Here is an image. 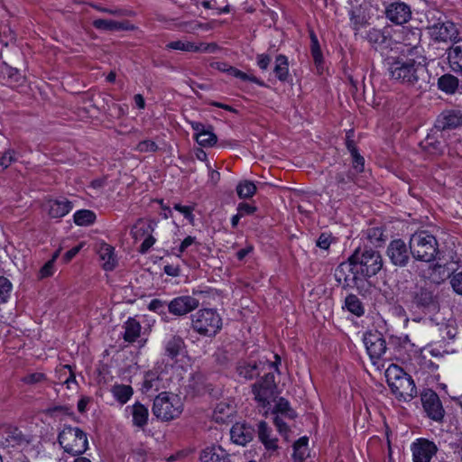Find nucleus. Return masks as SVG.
I'll use <instances>...</instances> for the list:
<instances>
[{"mask_svg":"<svg viewBox=\"0 0 462 462\" xmlns=\"http://www.w3.org/2000/svg\"><path fill=\"white\" fill-rule=\"evenodd\" d=\"M387 70L391 79L417 89L426 88L430 75L424 59L410 57H391L387 60Z\"/></svg>","mask_w":462,"mask_h":462,"instance_id":"obj_1","label":"nucleus"},{"mask_svg":"<svg viewBox=\"0 0 462 462\" xmlns=\"http://www.w3.org/2000/svg\"><path fill=\"white\" fill-rule=\"evenodd\" d=\"M339 268L341 271L355 269L364 277H372L383 268V259L380 253L375 250L358 248L348 258V262L341 263Z\"/></svg>","mask_w":462,"mask_h":462,"instance_id":"obj_2","label":"nucleus"},{"mask_svg":"<svg viewBox=\"0 0 462 462\" xmlns=\"http://www.w3.org/2000/svg\"><path fill=\"white\" fill-rule=\"evenodd\" d=\"M392 393L399 400L409 402L417 394L412 378L396 365L388 367L385 373Z\"/></svg>","mask_w":462,"mask_h":462,"instance_id":"obj_3","label":"nucleus"},{"mask_svg":"<svg viewBox=\"0 0 462 462\" xmlns=\"http://www.w3.org/2000/svg\"><path fill=\"white\" fill-rule=\"evenodd\" d=\"M410 253L417 261L430 263L439 254V244L436 237L426 230L415 232L409 241Z\"/></svg>","mask_w":462,"mask_h":462,"instance_id":"obj_4","label":"nucleus"},{"mask_svg":"<svg viewBox=\"0 0 462 462\" xmlns=\"http://www.w3.org/2000/svg\"><path fill=\"white\" fill-rule=\"evenodd\" d=\"M183 411L181 398L173 393H161L153 400L152 413L163 421H169L178 418Z\"/></svg>","mask_w":462,"mask_h":462,"instance_id":"obj_5","label":"nucleus"},{"mask_svg":"<svg viewBox=\"0 0 462 462\" xmlns=\"http://www.w3.org/2000/svg\"><path fill=\"white\" fill-rule=\"evenodd\" d=\"M58 441L63 450L72 456H79L88 449L87 434L78 427L64 426L58 436Z\"/></svg>","mask_w":462,"mask_h":462,"instance_id":"obj_6","label":"nucleus"},{"mask_svg":"<svg viewBox=\"0 0 462 462\" xmlns=\"http://www.w3.org/2000/svg\"><path fill=\"white\" fill-rule=\"evenodd\" d=\"M191 328L204 337H214L222 328V319L213 309H202L191 315Z\"/></svg>","mask_w":462,"mask_h":462,"instance_id":"obj_7","label":"nucleus"},{"mask_svg":"<svg viewBox=\"0 0 462 462\" xmlns=\"http://www.w3.org/2000/svg\"><path fill=\"white\" fill-rule=\"evenodd\" d=\"M420 400L427 416L438 423L443 422L446 411L439 395L428 389L421 393Z\"/></svg>","mask_w":462,"mask_h":462,"instance_id":"obj_8","label":"nucleus"},{"mask_svg":"<svg viewBox=\"0 0 462 462\" xmlns=\"http://www.w3.org/2000/svg\"><path fill=\"white\" fill-rule=\"evenodd\" d=\"M428 33L430 39L436 42H448L458 39V31L454 23L443 21L428 26Z\"/></svg>","mask_w":462,"mask_h":462,"instance_id":"obj_9","label":"nucleus"},{"mask_svg":"<svg viewBox=\"0 0 462 462\" xmlns=\"http://www.w3.org/2000/svg\"><path fill=\"white\" fill-rule=\"evenodd\" d=\"M274 375L267 373L258 382L252 385L254 399L263 407L269 404V401L275 389Z\"/></svg>","mask_w":462,"mask_h":462,"instance_id":"obj_10","label":"nucleus"},{"mask_svg":"<svg viewBox=\"0 0 462 462\" xmlns=\"http://www.w3.org/2000/svg\"><path fill=\"white\" fill-rule=\"evenodd\" d=\"M411 9L409 5L400 0L385 5V17L396 25H402L411 18Z\"/></svg>","mask_w":462,"mask_h":462,"instance_id":"obj_11","label":"nucleus"},{"mask_svg":"<svg viewBox=\"0 0 462 462\" xmlns=\"http://www.w3.org/2000/svg\"><path fill=\"white\" fill-rule=\"evenodd\" d=\"M166 49L186 52L214 53L218 50V46L214 42L206 43L189 42L186 40H177L167 43Z\"/></svg>","mask_w":462,"mask_h":462,"instance_id":"obj_12","label":"nucleus"},{"mask_svg":"<svg viewBox=\"0 0 462 462\" xmlns=\"http://www.w3.org/2000/svg\"><path fill=\"white\" fill-rule=\"evenodd\" d=\"M363 340L372 362L375 364L386 351L384 338L380 333L375 331L365 333Z\"/></svg>","mask_w":462,"mask_h":462,"instance_id":"obj_13","label":"nucleus"},{"mask_svg":"<svg viewBox=\"0 0 462 462\" xmlns=\"http://www.w3.org/2000/svg\"><path fill=\"white\" fill-rule=\"evenodd\" d=\"M413 462H430L436 455L438 448L436 444L426 439H418L411 447Z\"/></svg>","mask_w":462,"mask_h":462,"instance_id":"obj_14","label":"nucleus"},{"mask_svg":"<svg viewBox=\"0 0 462 462\" xmlns=\"http://www.w3.org/2000/svg\"><path fill=\"white\" fill-rule=\"evenodd\" d=\"M199 305L198 299L183 295L172 299L168 303V310L171 314L175 316H184L192 310H196Z\"/></svg>","mask_w":462,"mask_h":462,"instance_id":"obj_15","label":"nucleus"},{"mask_svg":"<svg viewBox=\"0 0 462 462\" xmlns=\"http://www.w3.org/2000/svg\"><path fill=\"white\" fill-rule=\"evenodd\" d=\"M387 256L392 263L396 266H405L410 260V253L405 242L402 239H394L387 247Z\"/></svg>","mask_w":462,"mask_h":462,"instance_id":"obj_16","label":"nucleus"},{"mask_svg":"<svg viewBox=\"0 0 462 462\" xmlns=\"http://www.w3.org/2000/svg\"><path fill=\"white\" fill-rule=\"evenodd\" d=\"M258 439L264 446L269 456L273 455L279 448L278 439L273 434V430L265 421H260L257 426Z\"/></svg>","mask_w":462,"mask_h":462,"instance_id":"obj_17","label":"nucleus"},{"mask_svg":"<svg viewBox=\"0 0 462 462\" xmlns=\"http://www.w3.org/2000/svg\"><path fill=\"white\" fill-rule=\"evenodd\" d=\"M459 126H462V111L456 109L442 112L435 123V127L440 131Z\"/></svg>","mask_w":462,"mask_h":462,"instance_id":"obj_18","label":"nucleus"},{"mask_svg":"<svg viewBox=\"0 0 462 462\" xmlns=\"http://www.w3.org/2000/svg\"><path fill=\"white\" fill-rule=\"evenodd\" d=\"M44 208L51 217L60 218L63 217L72 210L73 204L65 198L59 199H50L45 203Z\"/></svg>","mask_w":462,"mask_h":462,"instance_id":"obj_19","label":"nucleus"},{"mask_svg":"<svg viewBox=\"0 0 462 462\" xmlns=\"http://www.w3.org/2000/svg\"><path fill=\"white\" fill-rule=\"evenodd\" d=\"M165 356L175 360L179 356L186 353V344L182 337L171 335L163 343Z\"/></svg>","mask_w":462,"mask_h":462,"instance_id":"obj_20","label":"nucleus"},{"mask_svg":"<svg viewBox=\"0 0 462 462\" xmlns=\"http://www.w3.org/2000/svg\"><path fill=\"white\" fill-rule=\"evenodd\" d=\"M254 430L244 423H236L230 430L231 440L241 446H245L253 439Z\"/></svg>","mask_w":462,"mask_h":462,"instance_id":"obj_21","label":"nucleus"},{"mask_svg":"<svg viewBox=\"0 0 462 462\" xmlns=\"http://www.w3.org/2000/svg\"><path fill=\"white\" fill-rule=\"evenodd\" d=\"M126 411H131L132 423L134 427L143 430L148 424L149 411L141 402H135L132 406H128Z\"/></svg>","mask_w":462,"mask_h":462,"instance_id":"obj_22","label":"nucleus"},{"mask_svg":"<svg viewBox=\"0 0 462 462\" xmlns=\"http://www.w3.org/2000/svg\"><path fill=\"white\" fill-rule=\"evenodd\" d=\"M365 39L375 50H383L389 48L391 45V38L383 30L371 28L367 32Z\"/></svg>","mask_w":462,"mask_h":462,"instance_id":"obj_23","label":"nucleus"},{"mask_svg":"<svg viewBox=\"0 0 462 462\" xmlns=\"http://www.w3.org/2000/svg\"><path fill=\"white\" fill-rule=\"evenodd\" d=\"M201 462H230L229 455L220 446H212L202 450Z\"/></svg>","mask_w":462,"mask_h":462,"instance_id":"obj_24","label":"nucleus"},{"mask_svg":"<svg viewBox=\"0 0 462 462\" xmlns=\"http://www.w3.org/2000/svg\"><path fill=\"white\" fill-rule=\"evenodd\" d=\"M23 439L22 432L16 428H5L0 431V443L5 447H15Z\"/></svg>","mask_w":462,"mask_h":462,"instance_id":"obj_25","label":"nucleus"},{"mask_svg":"<svg viewBox=\"0 0 462 462\" xmlns=\"http://www.w3.org/2000/svg\"><path fill=\"white\" fill-rule=\"evenodd\" d=\"M256 362L242 360L236 365L237 374L245 380H252L260 374L261 368Z\"/></svg>","mask_w":462,"mask_h":462,"instance_id":"obj_26","label":"nucleus"},{"mask_svg":"<svg viewBox=\"0 0 462 462\" xmlns=\"http://www.w3.org/2000/svg\"><path fill=\"white\" fill-rule=\"evenodd\" d=\"M98 254L105 270L111 271L116 267L117 261L115 255L114 247L107 244H102L99 246Z\"/></svg>","mask_w":462,"mask_h":462,"instance_id":"obj_27","label":"nucleus"},{"mask_svg":"<svg viewBox=\"0 0 462 462\" xmlns=\"http://www.w3.org/2000/svg\"><path fill=\"white\" fill-rule=\"evenodd\" d=\"M157 226V222L154 220H149L145 225L143 219H138L136 223L133 226L131 230L132 237L137 241L144 236H146L150 233H153Z\"/></svg>","mask_w":462,"mask_h":462,"instance_id":"obj_28","label":"nucleus"},{"mask_svg":"<svg viewBox=\"0 0 462 462\" xmlns=\"http://www.w3.org/2000/svg\"><path fill=\"white\" fill-rule=\"evenodd\" d=\"M234 413V407L226 402H219L213 411V420L217 423H226L232 420Z\"/></svg>","mask_w":462,"mask_h":462,"instance_id":"obj_29","label":"nucleus"},{"mask_svg":"<svg viewBox=\"0 0 462 462\" xmlns=\"http://www.w3.org/2000/svg\"><path fill=\"white\" fill-rule=\"evenodd\" d=\"M110 392L113 397L122 405L125 404L134 394L131 385L121 383L112 385Z\"/></svg>","mask_w":462,"mask_h":462,"instance_id":"obj_30","label":"nucleus"},{"mask_svg":"<svg viewBox=\"0 0 462 462\" xmlns=\"http://www.w3.org/2000/svg\"><path fill=\"white\" fill-rule=\"evenodd\" d=\"M413 302L418 307H430L436 302V296L433 291L428 288H420L413 297Z\"/></svg>","mask_w":462,"mask_h":462,"instance_id":"obj_31","label":"nucleus"},{"mask_svg":"<svg viewBox=\"0 0 462 462\" xmlns=\"http://www.w3.org/2000/svg\"><path fill=\"white\" fill-rule=\"evenodd\" d=\"M0 77L10 86L18 84L23 79L17 69L10 67L5 62L0 64Z\"/></svg>","mask_w":462,"mask_h":462,"instance_id":"obj_32","label":"nucleus"},{"mask_svg":"<svg viewBox=\"0 0 462 462\" xmlns=\"http://www.w3.org/2000/svg\"><path fill=\"white\" fill-rule=\"evenodd\" d=\"M458 84H459L458 79L449 73L442 75L438 79L439 88L448 94L455 93L458 88Z\"/></svg>","mask_w":462,"mask_h":462,"instance_id":"obj_33","label":"nucleus"},{"mask_svg":"<svg viewBox=\"0 0 462 462\" xmlns=\"http://www.w3.org/2000/svg\"><path fill=\"white\" fill-rule=\"evenodd\" d=\"M273 72L280 81H287L290 76L288 58L284 55H278L275 59Z\"/></svg>","mask_w":462,"mask_h":462,"instance_id":"obj_34","label":"nucleus"},{"mask_svg":"<svg viewBox=\"0 0 462 462\" xmlns=\"http://www.w3.org/2000/svg\"><path fill=\"white\" fill-rule=\"evenodd\" d=\"M140 332V323L134 319H128L125 324L124 339L127 342H134L139 337Z\"/></svg>","mask_w":462,"mask_h":462,"instance_id":"obj_35","label":"nucleus"},{"mask_svg":"<svg viewBox=\"0 0 462 462\" xmlns=\"http://www.w3.org/2000/svg\"><path fill=\"white\" fill-rule=\"evenodd\" d=\"M345 307L356 317H361L365 314V307L361 300L355 294H349L346 297Z\"/></svg>","mask_w":462,"mask_h":462,"instance_id":"obj_36","label":"nucleus"},{"mask_svg":"<svg viewBox=\"0 0 462 462\" xmlns=\"http://www.w3.org/2000/svg\"><path fill=\"white\" fill-rule=\"evenodd\" d=\"M292 457L295 462H303L309 457L308 438H300L294 443Z\"/></svg>","mask_w":462,"mask_h":462,"instance_id":"obj_37","label":"nucleus"},{"mask_svg":"<svg viewBox=\"0 0 462 462\" xmlns=\"http://www.w3.org/2000/svg\"><path fill=\"white\" fill-rule=\"evenodd\" d=\"M273 412L276 415H282L289 419H294L297 416L290 402L282 397L279 398L276 402Z\"/></svg>","mask_w":462,"mask_h":462,"instance_id":"obj_38","label":"nucleus"},{"mask_svg":"<svg viewBox=\"0 0 462 462\" xmlns=\"http://www.w3.org/2000/svg\"><path fill=\"white\" fill-rule=\"evenodd\" d=\"M74 222L78 226H88L95 222L96 214L88 209L78 210L74 214Z\"/></svg>","mask_w":462,"mask_h":462,"instance_id":"obj_39","label":"nucleus"},{"mask_svg":"<svg viewBox=\"0 0 462 462\" xmlns=\"http://www.w3.org/2000/svg\"><path fill=\"white\" fill-rule=\"evenodd\" d=\"M93 26L102 31H119L125 28L121 23L107 19H96L93 21Z\"/></svg>","mask_w":462,"mask_h":462,"instance_id":"obj_40","label":"nucleus"},{"mask_svg":"<svg viewBox=\"0 0 462 462\" xmlns=\"http://www.w3.org/2000/svg\"><path fill=\"white\" fill-rule=\"evenodd\" d=\"M256 191V187L254 182L244 180L236 186V192L240 199H248L254 196Z\"/></svg>","mask_w":462,"mask_h":462,"instance_id":"obj_41","label":"nucleus"},{"mask_svg":"<svg viewBox=\"0 0 462 462\" xmlns=\"http://www.w3.org/2000/svg\"><path fill=\"white\" fill-rule=\"evenodd\" d=\"M217 141L216 134L211 131V126H208L205 133L200 134V138L197 137V142L201 146H213Z\"/></svg>","mask_w":462,"mask_h":462,"instance_id":"obj_42","label":"nucleus"},{"mask_svg":"<svg viewBox=\"0 0 462 462\" xmlns=\"http://www.w3.org/2000/svg\"><path fill=\"white\" fill-rule=\"evenodd\" d=\"M226 72L235 77V78H237L243 81H252V82H254L260 86H263V83L254 76H249L247 75L246 73L237 69L236 68H234V67H228V69H226Z\"/></svg>","mask_w":462,"mask_h":462,"instance_id":"obj_43","label":"nucleus"},{"mask_svg":"<svg viewBox=\"0 0 462 462\" xmlns=\"http://www.w3.org/2000/svg\"><path fill=\"white\" fill-rule=\"evenodd\" d=\"M12 291V283L3 276H0V303H5L10 297Z\"/></svg>","mask_w":462,"mask_h":462,"instance_id":"obj_44","label":"nucleus"},{"mask_svg":"<svg viewBox=\"0 0 462 462\" xmlns=\"http://www.w3.org/2000/svg\"><path fill=\"white\" fill-rule=\"evenodd\" d=\"M310 38H311V54H312V57H313V60H314V62L316 63V65L319 66L322 62V53L320 51L319 41H318L317 36L313 32H311Z\"/></svg>","mask_w":462,"mask_h":462,"instance_id":"obj_45","label":"nucleus"},{"mask_svg":"<svg viewBox=\"0 0 462 462\" xmlns=\"http://www.w3.org/2000/svg\"><path fill=\"white\" fill-rule=\"evenodd\" d=\"M383 233L381 228L371 227L366 231V238L374 245H380V243L383 241Z\"/></svg>","mask_w":462,"mask_h":462,"instance_id":"obj_46","label":"nucleus"},{"mask_svg":"<svg viewBox=\"0 0 462 462\" xmlns=\"http://www.w3.org/2000/svg\"><path fill=\"white\" fill-rule=\"evenodd\" d=\"M449 283L454 292L462 296V272L453 273Z\"/></svg>","mask_w":462,"mask_h":462,"instance_id":"obj_47","label":"nucleus"},{"mask_svg":"<svg viewBox=\"0 0 462 462\" xmlns=\"http://www.w3.org/2000/svg\"><path fill=\"white\" fill-rule=\"evenodd\" d=\"M157 149L158 145L152 140H143L135 147V151L139 152H152L157 151Z\"/></svg>","mask_w":462,"mask_h":462,"instance_id":"obj_48","label":"nucleus"},{"mask_svg":"<svg viewBox=\"0 0 462 462\" xmlns=\"http://www.w3.org/2000/svg\"><path fill=\"white\" fill-rule=\"evenodd\" d=\"M350 22L354 31L358 32L367 23L364 16L356 14L354 11L350 13Z\"/></svg>","mask_w":462,"mask_h":462,"instance_id":"obj_49","label":"nucleus"},{"mask_svg":"<svg viewBox=\"0 0 462 462\" xmlns=\"http://www.w3.org/2000/svg\"><path fill=\"white\" fill-rule=\"evenodd\" d=\"M69 374L63 380V383L67 384L68 388H70L71 383H76L75 374L71 370V366L69 365H64L60 367L59 373Z\"/></svg>","mask_w":462,"mask_h":462,"instance_id":"obj_50","label":"nucleus"},{"mask_svg":"<svg viewBox=\"0 0 462 462\" xmlns=\"http://www.w3.org/2000/svg\"><path fill=\"white\" fill-rule=\"evenodd\" d=\"M407 41L406 45H411L413 47V49L418 48V44L420 43L421 32L420 31H410L407 35Z\"/></svg>","mask_w":462,"mask_h":462,"instance_id":"obj_51","label":"nucleus"},{"mask_svg":"<svg viewBox=\"0 0 462 462\" xmlns=\"http://www.w3.org/2000/svg\"><path fill=\"white\" fill-rule=\"evenodd\" d=\"M152 233H150L148 234L143 242L142 243V245H140V248H139V253H141L142 254H146L150 248L155 244L156 242V239L153 237V236L152 235Z\"/></svg>","mask_w":462,"mask_h":462,"instance_id":"obj_52","label":"nucleus"},{"mask_svg":"<svg viewBox=\"0 0 462 462\" xmlns=\"http://www.w3.org/2000/svg\"><path fill=\"white\" fill-rule=\"evenodd\" d=\"M352 158H353V167L357 171H362L364 170V164L365 160L364 158L358 153L356 148H353L352 150Z\"/></svg>","mask_w":462,"mask_h":462,"instance_id":"obj_53","label":"nucleus"},{"mask_svg":"<svg viewBox=\"0 0 462 462\" xmlns=\"http://www.w3.org/2000/svg\"><path fill=\"white\" fill-rule=\"evenodd\" d=\"M45 379H46V377H45L44 374H42V373H33V374H30L26 375L23 379V381L25 383H28V384H35V383H38L45 381Z\"/></svg>","mask_w":462,"mask_h":462,"instance_id":"obj_54","label":"nucleus"},{"mask_svg":"<svg viewBox=\"0 0 462 462\" xmlns=\"http://www.w3.org/2000/svg\"><path fill=\"white\" fill-rule=\"evenodd\" d=\"M173 208L176 209L177 211L180 212L184 216V217L189 219V221L193 220L194 215L192 214V212H193L194 208L192 207L182 206V205L177 203V204H174Z\"/></svg>","mask_w":462,"mask_h":462,"instance_id":"obj_55","label":"nucleus"},{"mask_svg":"<svg viewBox=\"0 0 462 462\" xmlns=\"http://www.w3.org/2000/svg\"><path fill=\"white\" fill-rule=\"evenodd\" d=\"M55 267L52 261H48L40 270L39 276L41 279H44L51 276L54 273Z\"/></svg>","mask_w":462,"mask_h":462,"instance_id":"obj_56","label":"nucleus"},{"mask_svg":"<svg viewBox=\"0 0 462 462\" xmlns=\"http://www.w3.org/2000/svg\"><path fill=\"white\" fill-rule=\"evenodd\" d=\"M14 152L8 151L0 158V171L5 170L14 162Z\"/></svg>","mask_w":462,"mask_h":462,"instance_id":"obj_57","label":"nucleus"},{"mask_svg":"<svg viewBox=\"0 0 462 462\" xmlns=\"http://www.w3.org/2000/svg\"><path fill=\"white\" fill-rule=\"evenodd\" d=\"M425 147L432 153H441L443 146L440 142H432L430 138H427Z\"/></svg>","mask_w":462,"mask_h":462,"instance_id":"obj_58","label":"nucleus"},{"mask_svg":"<svg viewBox=\"0 0 462 462\" xmlns=\"http://www.w3.org/2000/svg\"><path fill=\"white\" fill-rule=\"evenodd\" d=\"M330 242V236L326 233H322L317 240V246L326 250L328 249Z\"/></svg>","mask_w":462,"mask_h":462,"instance_id":"obj_59","label":"nucleus"},{"mask_svg":"<svg viewBox=\"0 0 462 462\" xmlns=\"http://www.w3.org/2000/svg\"><path fill=\"white\" fill-rule=\"evenodd\" d=\"M270 62H271V58L269 55H266V54H259L257 56V65L258 67L263 69V70H265L267 69V68L269 67L270 65Z\"/></svg>","mask_w":462,"mask_h":462,"instance_id":"obj_60","label":"nucleus"},{"mask_svg":"<svg viewBox=\"0 0 462 462\" xmlns=\"http://www.w3.org/2000/svg\"><path fill=\"white\" fill-rule=\"evenodd\" d=\"M273 422L281 434L287 433L289 428L287 424L283 421L280 415H276L274 417Z\"/></svg>","mask_w":462,"mask_h":462,"instance_id":"obj_61","label":"nucleus"},{"mask_svg":"<svg viewBox=\"0 0 462 462\" xmlns=\"http://www.w3.org/2000/svg\"><path fill=\"white\" fill-rule=\"evenodd\" d=\"M190 125L192 129L195 131V139L197 140V137L200 138V134L202 133H205L208 129L202 123L200 122H190Z\"/></svg>","mask_w":462,"mask_h":462,"instance_id":"obj_62","label":"nucleus"},{"mask_svg":"<svg viewBox=\"0 0 462 462\" xmlns=\"http://www.w3.org/2000/svg\"><path fill=\"white\" fill-rule=\"evenodd\" d=\"M237 211L242 215H250L255 211V208L247 204V203H240L237 208Z\"/></svg>","mask_w":462,"mask_h":462,"instance_id":"obj_63","label":"nucleus"},{"mask_svg":"<svg viewBox=\"0 0 462 462\" xmlns=\"http://www.w3.org/2000/svg\"><path fill=\"white\" fill-rule=\"evenodd\" d=\"M148 308L150 310L161 312L164 308V303L161 300L154 299L149 303Z\"/></svg>","mask_w":462,"mask_h":462,"instance_id":"obj_64","label":"nucleus"}]
</instances>
